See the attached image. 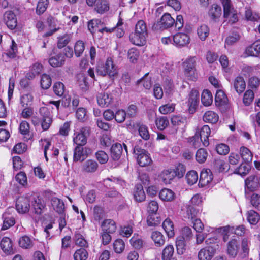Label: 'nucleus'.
Listing matches in <instances>:
<instances>
[{"mask_svg":"<svg viewBox=\"0 0 260 260\" xmlns=\"http://www.w3.org/2000/svg\"><path fill=\"white\" fill-rule=\"evenodd\" d=\"M186 179L188 184L193 185L198 179V174L195 171H190L187 173Z\"/></svg>","mask_w":260,"mask_h":260,"instance_id":"obj_55","label":"nucleus"},{"mask_svg":"<svg viewBox=\"0 0 260 260\" xmlns=\"http://www.w3.org/2000/svg\"><path fill=\"white\" fill-rule=\"evenodd\" d=\"M175 176V172L171 169L164 170L159 175L160 179L166 184H170Z\"/></svg>","mask_w":260,"mask_h":260,"instance_id":"obj_23","label":"nucleus"},{"mask_svg":"<svg viewBox=\"0 0 260 260\" xmlns=\"http://www.w3.org/2000/svg\"><path fill=\"white\" fill-rule=\"evenodd\" d=\"M74 240L76 245L83 247H88V242L84 236L79 232H76L75 233L74 235Z\"/></svg>","mask_w":260,"mask_h":260,"instance_id":"obj_43","label":"nucleus"},{"mask_svg":"<svg viewBox=\"0 0 260 260\" xmlns=\"http://www.w3.org/2000/svg\"><path fill=\"white\" fill-rule=\"evenodd\" d=\"M40 83L41 86L43 89H47L51 85V79L49 75L44 74L42 75Z\"/></svg>","mask_w":260,"mask_h":260,"instance_id":"obj_54","label":"nucleus"},{"mask_svg":"<svg viewBox=\"0 0 260 260\" xmlns=\"http://www.w3.org/2000/svg\"><path fill=\"white\" fill-rule=\"evenodd\" d=\"M49 63L53 67H58L63 66L65 62V57L62 53H59L54 56L50 57L48 60Z\"/></svg>","mask_w":260,"mask_h":260,"instance_id":"obj_28","label":"nucleus"},{"mask_svg":"<svg viewBox=\"0 0 260 260\" xmlns=\"http://www.w3.org/2000/svg\"><path fill=\"white\" fill-rule=\"evenodd\" d=\"M174 23L175 20L171 15L169 13H165L159 21L153 24L152 28L155 30H164L171 27Z\"/></svg>","mask_w":260,"mask_h":260,"instance_id":"obj_4","label":"nucleus"},{"mask_svg":"<svg viewBox=\"0 0 260 260\" xmlns=\"http://www.w3.org/2000/svg\"><path fill=\"white\" fill-rule=\"evenodd\" d=\"M160 219L156 214H149L147 217V223L149 226H155L160 223Z\"/></svg>","mask_w":260,"mask_h":260,"instance_id":"obj_50","label":"nucleus"},{"mask_svg":"<svg viewBox=\"0 0 260 260\" xmlns=\"http://www.w3.org/2000/svg\"><path fill=\"white\" fill-rule=\"evenodd\" d=\"M148 36L143 35V34L132 32L129 35L130 42L134 45L139 46H144L146 43V38Z\"/></svg>","mask_w":260,"mask_h":260,"instance_id":"obj_16","label":"nucleus"},{"mask_svg":"<svg viewBox=\"0 0 260 260\" xmlns=\"http://www.w3.org/2000/svg\"><path fill=\"white\" fill-rule=\"evenodd\" d=\"M199 136L202 140L203 145L204 146H208L209 143V136L211 133L210 128L208 125H204L200 132H198Z\"/></svg>","mask_w":260,"mask_h":260,"instance_id":"obj_22","label":"nucleus"},{"mask_svg":"<svg viewBox=\"0 0 260 260\" xmlns=\"http://www.w3.org/2000/svg\"><path fill=\"white\" fill-rule=\"evenodd\" d=\"M48 4V0H40L36 9L37 13L39 15L43 14L46 11Z\"/></svg>","mask_w":260,"mask_h":260,"instance_id":"obj_61","label":"nucleus"},{"mask_svg":"<svg viewBox=\"0 0 260 260\" xmlns=\"http://www.w3.org/2000/svg\"><path fill=\"white\" fill-rule=\"evenodd\" d=\"M260 85V79L256 76L249 78L248 81V86L252 89H257Z\"/></svg>","mask_w":260,"mask_h":260,"instance_id":"obj_63","label":"nucleus"},{"mask_svg":"<svg viewBox=\"0 0 260 260\" xmlns=\"http://www.w3.org/2000/svg\"><path fill=\"white\" fill-rule=\"evenodd\" d=\"M223 16L229 18V22L234 23L238 21L237 12L232 7L230 0H223Z\"/></svg>","mask_w":260,"mask_h":260,"instance_id":"obj_5","label":"nucleus"},{"mask_svg":"<svg viewBox=\"0 0 260 260\" xmlns=\"http://www.w3.org/2000/svg\"><path fill=\"white\" fill-rule=\"evenodd\" d=\"M123 147L126 154H127V146L125 143L122 145L120 143H116L113 144L111 148V155L112 159L117 160L120 159L123 152Z\"/></svg>","mask_w":260,"mask_h":260,"instance_id":"obj_9","label":"nucleus"},{"mask_svg":"<svg viewBox=\"0 0 260 260\" xmlns=\"http://www.w3.org/2000/svg\"><path fill=\"white\" fill-rule=\"evenodd\" d=\"M72 39V35L70 34H64L59 36L57 38V47L58 49H62L66 47L71 42Z\"/></svg>","mask_w":260,"mask_h":260,"instance_id":"obj_26","label":"nucleus"},{"mask_svg":"<svg viewBox=\"0 0 260 260\" xmlns=\"http://www.w3.org/2000/svg\"><path fill=\"white\" fill-rule=\"evenodd\" d=\"M260 174L251 175L245 180V194L247 199L249 198L250 193L258 189V183Z\"/></svg>","mask_w":260,"mask_h":260,"instance_id":"obj_2","label":"nucleus"},{"mask_svg":"<svg viewBox=\"0 0 260 260\" xmlns=\"http://www.w3.org/2000/svg\"><path fill=\"white\" fill-rule=\"evenodd\" d=\"M3 20L7 26L10 29H14L17 25L16 15L12 11H7L3 15Z\"/></svg>","mask_w":260,"mask_h":260,"instance_id":"obj_10","label":"nucleus"},{"mask_svg":"<svg viewBox=\"0 0 260 260\" xmlns=\"http://www.w3.org/2000/svg\"><path fill=\"white\" fill-rule=\"evenodd\" d=\"M249 170V166L246 164L242 163L239 167L237 168L235 170L234 173L235 174H239L241 176H244L248 173Z\"/></svg>","mask_w":260,"mask_h":260,"instance_id":"obj_60","label":"nucleus"},{"mask_svg":"<svg viewBox=\"0 0 260 260\" xmlns=\"http://www.w3.org/2000/svg\"><path fill=\"white\" fill-rule=\"evenodd\" d=\"M88 254L86 250L84 248H80L77 250L74 254V260H86Z\"/></svg>","mask_w":260,"mask_h":260,"instance_id":"obj_52","label":"nucleus"},{"mask_svg":"<svg viewBox=\"0 0 260 260\" xmlns=\"http://www.w3.org/2000/svg\"><path fill=\"white\" fill-rule=\"evenodd\" d=\"M148 73L146 74L143 78L138 80L137 82V84L138 85L142 83L144 88L147 89H150L152 84L151 79L148 76Z\"/></svg>","mask_w":260,"mask_h":260,"instance_id":"obj_56","label":"nucleus"},{"mask_svg":"<svg viewBox=\"0 0 260 260\" xmlns=\"http://www.w3.org/2000/svg\"><path fill=\"white\" fill-rule=\"evenodd\" d=\"M250 203L251 205L258 209H260V196L257 193H252L250 194Z\"/></svg>","mask_w":260,"mask_h":260,"instance_id":"obj_64","label":"nucleus"},{"mask_svg":"<svg viewBox=\"0 0 260 260\" xmlns=\"http://www.w3.org/2000/svg\"><path fill=\"white\" fill-rule=\"evenodd\" d=\"M201 102L205 106H210L213 102V96L211 92L207 90H204L201 95Z\"/></svg>","mask_w":260,"mask_h":260,"instance_id":"obj_38","label":"nucleus"},{"mask_svg":"<svg viewBox=\"0 0 260 260\" xmlns=\"http://www.w3.org/2000/svg\"><path fill=\"white\" fill-rule=\"evenodd\" d=\"M151 238L157 246H160L165 243V240L163 238V236L159 232H153L151 235Z\"/></svg>","mask_w":260,"mask_h":260,"instance_id":"obj_46","label":"nucleus"},{"mask_svg":"<svg viewBox=\"0 0 260 260\" xmlns=\"http://www.w3.org/2000/svg\"><path fill=\"white\" fill-rule=\"evenodd\" d=\"M131 245L135 249H140L143 245V241L138 236H134L130 240Z\"/></svg>","mask_w":260,"mask_h":260,"instance_id":"obj_57","label":"nucleus"},{"mask_svg":"<svg viewBox=\"0 0 260 260\" xmlns=\"http://www.w3.org/2000/svg\"><path fill=\"white\" fill-rule=\"evenodd\" d=\"M174 248L173 245H168L162 251L161 258L162 260H169L170 258H173L174 254Z\"/></svg>","mask_w":260,"mask_h":260,"instance_id":"obj_41","label":"nucleus"},{"mask_svg":"<svg viewBox=\"0 0 260 260\" xmlns=\"http://www.w3.org/2000/svg\"><path fill=\"white\" fill-rule=\"evenodd\" d=\"M138 131L140 136L141 137L142 139H143L145 140H147L149 139L150 135L147 126L142 124H139Z\"/></svg>","mask_w":260,"mask_h":260,"instance_id":"obj_62","label":"nucleus"},{"mask_svg":"<svg viewBox=\"0 0 260 260\" xmlns=\"http://www.w3.org/2000/svg\"><path fill=\"white\" fill-rule=\"evenodd\" d=\"M34 97L31 94L22 95L20 98V104L23 107H29L32 104Z\"/></svg>","mask_w":260,"mask_h":260,"instance_id":"obj_49","label":"nucleus"},{"mask_svg":"<svg viewBox=\"0 0 260 260\" xmlns=\"http://www.w3.org/2000/svg\"><path fill=\"white\" fill-rule=\"evenodd\" d=\"M184 239L182 238H178L176 241V246L177 253L182 255L186 250V244Z\"/></svg>","mask_w":260,"mask_h":260,"instance_id":"obj_47","label":"nucleus"},{"mask_svg":"<svg viewBox=\"0 0 260 260\" xmlns=\"http://www.w3.org/2000/svg\"><path fill=\"white\" fill-rule=\"evenodd\" d=\"M216 105L220 106L227 104L228 99L226 95L222 90H217L215 96Z\"/></svg>","mask_w":260,"mask_h":260,"instance_id":"obj_32","label":"nucleus"},{"mask_svg":"<svg viewBox=\"0 0 260 260\" xmlns=\"http://www.w3.org/2000/svg\"><path fill=\"white\" fill-rule=\"evenodd\" d=\"M109 9V4L106 0H99L96 4L95 10L100 14H103Z\"/></svg>","mask_w":260,"mask_h":260,"instance_id":"obj_37","label":"nucleus"},{"mask_svg":"<svg viewBox=\"0 0 260 260\" xmlns=\"http://www.w3.org/2000/svg\"><path fill=\"white\" fill-rule=\"evenodd\" d=\"M90 127L86 126L81 128L78 133H75L73 142L77 146H84L87 143V138L90 135Z\"/></svg>","mask_w":260,"mask_h":260,"instance_id":"obj_6","label":"nucleus"},{"mask_svg":"<svg viewBox=\"0 0 260 260\" xmlns=\"http://www.w3.org/2000/svg\"><path fill=\"white\" fill-rule=\"evenodd\" d=\"M16 209L19 214H25L30 210V200L27 197H19L16 201Z\"/></svg>","mask_w":260,"mask_h":260,"instance_id":"obj_8","label":"nucleus"},{"mask_svg":"<svg viewBox=\"0 0 260 260\" xmlns=\"http://www.w3.org/2000/svg\"><path fill=\"white\" fill-rule=\"evenodd\" d=\"M215 251L212 247H205L200 249L198 252L199 260H211L215 255Z\"/></svg>","mask_w":260,"mask_h":260,"instance_id":"obj_14","label":"nucleus"},{"mask_svg":"<svg viewBox=\"0 0 260 260\" xmlns=\"http://www.w3.org/2000/svg\"><path fill=\"white\" fill-rule=\"evenodd\" d=\"M213 178V174L210 169L203 170L200 174L199 183L202 186H205L212 182Z\"/></svg>","mask_w":260,"mask_h":260,"instance_id":"obj_15","label":"nucleus"},{"mask_svg":"<svg viewBox=\"0 0 260 260\" xmlns=\"http://www.w3.org/2000/svg\"><path fill=\"white\" fill-rule=\"evenodd\" d=\"M85 49V45L82 41H78L74 45V52L77 57H80Z\"/></svg>","mask_w":260,"mask_h":260,"instance_id":"obj_59","label":"nucleus"},{"mask_svg":"<svg viewBox=\"0 0 260 260\" xmlns=\"http://www.w3.org/2000/svg\"><path fill=\"white\" fill-rule=\"evenodd\" d=\"M207 156L208 153L206 150L200 148L196 152V159L198 162L202 164L206 161Z\"/></svg>","mask_w":260,"mask_h":260,"instance_id":"obj_53","label":"nucleus"},{"mask_svg":"<svg viewBox=\"0 0 260 260\" xmlns=\"http://www.w3.org/2000/svg\"><path fill=\"white\" fill-rule=\"evenodd\" d=\"M106 67V72L110 77H113L117 74L116 66L113 64V62L111 58H108L105 63Z\"/></svg>","mask_w":260,"mask_h":260,"instance_id":"obj_33","label":"nucleus"},{"mask_svg":"<svg viewBox=\"0 0 260 260\" xmlns=\"http://www.w3.org/2000/svg\"><path fill=\"white\" fill-rule=\"evenodd\" d=\"M51 204L56 212L59 214L64 213L65 206L62 200L56 197H53L51 199Z\"/></svg>","mask_w":260,"mask_h":260,"instance_id":"obj_19","label":"nucleus"},{"mask_svg":"<svg viewBox=\"0 0 260 260\" xmlns=\"http://www.w3.org/2000/svg\"><path fill=\"white\" fill-rule=\"evenodd\" d=\"M97 101L99 106L102 107H108L113 102V98L110 94L101 93L97 96Z\"/></svg>","mask_w":260,"mask_h":260,"instance_id":"obj_21","label":"nucleus"},{"mask_svg":"<svg viewBox=\"0 0 260 260\" xmlns=\"http://www.w3.org/2000/svg\"><path fill=\"white\" fill-rule=\"evenodd\" d=\"M98 167V163L95 160L89 159L82 164L81 170L84 173H93L96 171Z\"/></svg>","mask_w":260,"mask_h":260,"instance_id":"obj_13","label":"nucleus"},{"mask_svg":"<svg viewBox=\"0 0 260 260\" xmlns=\"http://www.w3.org/2000/svg\"><path fill=\"white\" fill-rule=\"evenodd\" d=\"M245 53L248 56H257L260 53V40L256 41L247 47Z\"/></svg>","mask_w":260,"mask_h":260,"instance_id":"obj_27","label":"nucleus"},{"mask_svg":"<svg viewBox=\"0 0 260 260\" xmlns=\"http://www.w3.org/2000/svg\"><path fill=\"white\" fill-rule=\"evenodd\" d=\"M159 197L162 201L170 202L175 199V194L172 190L164 188L160 191Z\"/></svg>","mask_w":260,"mask_h":260,"instance_id":"obj_30","label":"nucleus"},{"mask_svg":"<svg viewBox=\"0 0 260 260\" xmlns=\"http://www.w3.org/2000/svg\"><path fill=\"white\" fill-rule=\"evenodd\" d=\"M102 230L104 232L113 234L115 232L117 226L115 222L112 219H106L101 225Z\"/></svg>","mask_w":260,"mask_h":260,"instance_id":"obj_20","label":"nucleus"},{"mask_svg":"<svg viewBox=\"0 0 260 260\" xmlns=\"http://www.w3.org/2000/svg\"><path fill=\"white\" fill-rule=\"evenodd\" d=\"M199 103V93L196 90H192L189 94L187 106L190 113H193Z\"/></svg>","mask_w":260,"mask_h":260,"instance_id":"obj_12","label":"nucleus"},{"mask_svg":"<svg viewBox=\"0 0 260 260\" xmlns=\"http://www.w3.org/2000/svg\"><path fill=\"white\" fill-rule=\"evenodd\" d=\"M76 117L81 122L86 121L88 118L86 109L82 107L78 108L76 111Z\"/></svg>","mask_w":260,"mask_h":260,"instance_id":"obj_48","label":"nucleus"},{"mask_svg":"<svg viewBox=\"0 0 260 260\" xmlns=\"http://www.w3.org/2000/svg\"><path fill=\"white\" fill-rule=\"evenodd\" d=\"M173 40L176 45L178 46H184L190 42L189 37L186 34L178 33L173 37Z\"/></svg>","mask_w":260,"mask_h":260,"instance_id":"obj_17","label":"nucleus"},{"mask_svg":"<svg viewBox=\"0 0 260 260\" xmlns=\"http://www.w3.org/2000/svg\"><path fill=\"white\" fill-rule=\"evenodd\" d=\"M254 98V93L251 89L247 90L244 94L243 103L246 106H249Z\"/></svg>","mask_w":260,"mask_h":260,"instance_id":"obj_44","label":"nucleus"},{"mask_svg":"<svg viewBox=\"0 0 260 260\" xmlns=\"http://www.w3.org/2000/svg\"><path fill=\"white\" fill-rule=\"evenodd\" d=\"M196 60L195 56H189L182 63L184 75L193 81L197 78Z\"/></svg>","mask_w":260,"mask_h":260,"instance_id":"obj_1","label":"nucleus"},{"mask_svg":"<svg viewBox=\"0 0 260 260\" xmlns=\"http://www.w3.org/2000/svg\"><path fill=\"white\" fill-rule=\"evenodd\" d=\"M233 86L236 91L239 94H241L246 88V83L244 78L241 76L236 77L234 80Z\"/></svg>","mask_w":260,"mask_h":260,"instance_id":"obj_24","label":"nucleus"},{"mask_svg":"<svg viewBox=\"0 0 260 260\" xmlns=\"http://www.w3.org/2000/svg\"><path fill=\"white\" fill-rule=\"evenodd\" d=\"M134 197L137 201L139 202L145 200L146 196L143 190V187L141 184H138L136 185L134 192Z\"/></svg>","mask_w":260,"mask_h":260,"instance_id":"obj_31","label":"nucleus"},{"mask_svg":"<svg viewBox=\"0 0 260 260\" xmlns=\"http://www.w3.org/2000/svg\"><path fill=\"white\" fill-rule=\"evenodd\" d=\"M104 25V23L100 19H92L88 22V28L90 31L93 34L96 30L99 31V28Z\"/></svg>","mask_w":260,"mask_h":260,"instance_id":"obj_39","label":"nucleus"},{"mask_svg":"<svg viewBox=\"0 0 260 260\" xmlns=\"http://www.w3.org/2000/svg\"><path fill=\"white\" fill-rule=\"evenodd\" d=\"M241 157L245 162H251L253 154L250 150L246 147L242 146L240 149Z\"/></svg>","mask_w":260,"mask_h":260,"instance_id":"obj_35","label":"nucleus"},{"mask_svg":"<svg viewBox=\"0 0 260 260\" xmlns=\"http://www.w3.org/2000/svg\"><path fill=\"white\" fill-rule=\"evenodd\" d=\"M92 152L91 148L83 146H77L74 151V161H83L88 155Z\"/></svg>","mask_w":260,"mask_h":260,"instance_id":"obj_7","label":"nucleus"},{"mask_svg":"<svg viewBox=\"0 0 260 260\" xmlns=\"http://www.w3.org/2000/svg\"><path fill=\"white\" fill-rule=\"evenodd\" d=\"M135 32L148 36L146 24L143 20H140L137 22L135 26Z\"/></svg>","mask_w":260,"mask_h":260,"instance_id":"obj_42","label":"nucleus"},{"mask_svg":"<svg viewBox=\"0 0 260 260\" xmlns=\"http://www.w3.org/2000/svg\"><path fill=\"white\" fill-rule=\"evenodd\" d=\"M218 115L214 112L208 111L205 113L203 119L205 122L215 123L218 120Z\"/></svg>","mask_w":260,"mask_h":260,"instance_id":"obj_34","label":"nucleus"},{"mask_svg":"<svg viewBox=\"0 0 260 260\" xmlns=\"http://www.w3.org/2000/svg\"><path fill=\"white\" fill-rule=\"evenodd\" d=\"M239 250L238 242L235 239H232L228 243V254L232 257H235L238 253Z\"/></svg>","mask_w":260,"mask_h":260,"instance_id":"obj_29","label":"nucleus"},{"mask_svg":"<svg viewBox=\"0 0 260 260\" xmlns=\"http://www.w3.org/2000/svg\"><path fill=\"white\" fill-rule=\"evenodd\" d=\"M162 227L169 237L174 235V224L170 219H166L162 223Z\"/></svg>","mask_w":260,"mask_h":260,"instance_id":"obj_36","label":"nucleus"},{"mask_svg":"<svg viewBox=\"0 0 260 260\" xmlns=\"http://www.w3.org/2000/svg\"><path fill=\"white\" fill-rule=\"evenodd\" d=\"M221 8L217 4H213L209 9V16L214 21L217 22L221 15Z\"/></svg>","mask_w":260,"mask_h":260,"instance_id":"obj_25","label":"nucleus"},{"mask_svg":"<svg viewBox=\"0 0 260 260\" xmlns=\"http://www.w3.org/2000/svg\"><path fill=\"white\" fill-rule=\"evenodd\" d=\"M31 205L34 213L38 215H41L46 209L45 202L38 196L34 198L31 201Z\"/></svg>","mask_w":260,"mask_h":260,"instance_id":"obj_11","label":"nucleus"},{"mask_svg":"<svg viewBox=\"0 0 260 260\" xmlns=\"http://www.w3.org/2000/svg\"><path fill=\"white\" fill-rule=\"evenodd\" d=\"M1 247L2 250L8 255L14 253L11 240L7 237H4L1 242Z\"/></svg>","mask_w":260,"mask_h":260,"instance_id":"obj_18","label":"nucleus"},{"mask_svg":"<svg viewBox=\"0 0 260 260\" xmlns=\"http://www.w3.org/2000/svg\"><path fill=\"white\" fill-rule=\"evenodd\" d=\"M133 151L135 155H137V161L140 166L145 167L152 162L149 154L144 149L136 146L133 148Z\"/></svg>","mask_w":260,"mask_h":260,"instance_id":"obj_3","label":"nucleus"},{"mask_svg":"<svg viewBox=\"0 0 260 260\" xmlns=\"http://www.w3.org/2000/svg\"><path fill=\"white\" fill-rule=\"evenodd\" d=\"M19 244L20 247L27 249L32 246V243L30 238L27 236L22 237L19 241Z\"/></svg>","mask_w":260,"mask_h":260,"instance_id":"obj_58","label":"nucleus"},{"mask_svg":"<svg viewBox=\"0 0 260 260\" xmlns=\"http://www.w3.org/2000/svg\"><path fill=\"white\" fill-rule=\"evenodd\" d=\"M169 120L167 117L162 116L157 118L155 120V124L159 130H164L169 125Z\"/></svg>","mask_w":260,"mask_h":260,"instance_id":"obj_51","label":"nucleus"},{"mask_svg":"<svg viewBox=\"0 0 260 260\" xmlns=\"http://www.w3.org/2000/svg\"><path fill=\"white\" fill-rule=\"evenodd\" d=\"M247 219L250 224L255 225L258 223L259 220V216L257 212L251 210L247 213Z\"/></svg>","mask_w":260,"mask_h":260,"instance_id":"obj_45","label":"nucleus"},{"mask_svg":"<svg viewBox=\"0 0 260 260\" xmlns=\"http://www.w3.org/2000/svg\"><path fill=\"white\" fill-rule=\"evenodd\" d=\"M209 27L205 24L201 25L197 29L198 36L202 41L206 40L209 34Z\"/></svg>","mask_w":260,"mask_h":260,"instance_id":"obj_40","label":"nucleus"}]
</instances>
